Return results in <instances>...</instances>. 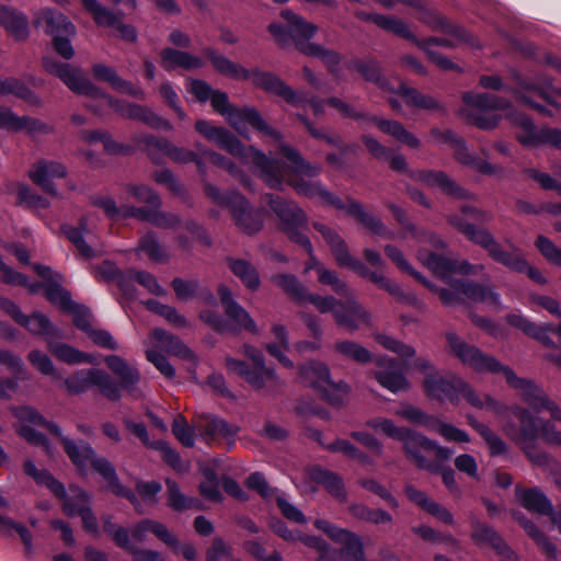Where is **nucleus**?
<instances>
[{"mask_svg":"<svg viewBox=\"0 0 561 561\" xmlns=\"http://www.w3.org/2000/svg\"><path fill=\"white\" fill-rule=\"evenodd\" d=\"M224 116L229 124L240 134L244 124H250L254 129L263 133L265 136L279 142V152L289 162V173L286 183L301 196L313 199L319 198L324 205L333 206L336 209L344 210L347 215L354 217L371 232L385 238L394 239V233L389 230L381 220L367 213L363 205L354 199H347L344 203L335 196L320 181L312 180L321 173V165L310 163L306 160L299 150L282 141V134L271 127L254 107L238 108L232 106Z\"/></svg>","mask_w":561,"mask_h":561,"instance_id":"obj_1","label":"nucleus"},{"mask_svg":"<svg viewBox=\"0 0 561 561\" xmlns=\"http://www.w3.org/2000/svg\"><path fill=\"white\" fill-rule=\"evenodd\" d=\"M445 337L449 354L463 366L478 374H503L508 386L518 392L529 408L537 413L546 410L552 420L561 422V408L534 381L517 377L511 367L482 352L478 346L467 343L455 332H447Z\"/></svg>","mask_w":561,"mask_h":561,"instance_id":"obj_2","label":"nucleus"},{"mask_svg":"<svg viewBox=\"0 0 561 561\" xmlns=\"http://www.w3.org/2000/svg\"><path fill=\"white\" fill-rule=\"evenodd\" d=\"M216 144L230 154L245 163H253L260 171V178L265 184L277 191H282L285 181V170L280 161L267 157L253 146L244 147L242 142L226 128Z\"/></svg>","mask_w":561,"mask_h":561,"instance_id":"obj_3","label":"nucleus"},{"mask_svg":"<svg viewBox=\"0 0 561 561\" xmlns=\"http://www.w3.org/2000/svg\"><path fill=\"white\" fill-rule=\"evenodd\" d=\"M242 350L244 355L253 362L254 368L250 369L248 364L232 357L226 358L227 368L238 376L243 377L247 382L256 390H264L270 394L279 393L284 387V381L277 376L273 368L265 365L262 352L248 344H244Z\"/></svg>","mask_w":561,"mask_h":561,"instance_id":"obj_4","label":"nucleus"},{"mask_svg":"<svg viewBox=\"0 0 561 561\" xmlns=\"http://www.w3.org/2000/svg\"><path fill=\"white\" fill-rule=\"evenodd\" d=\"M263 199L278 218L280 230L287 238L302 247L307 253H311L312 244L305 233L308 225L305 210L295 201L286 199L279 195L267 193L263 195Z\"/></svg>","mask_w":561,"mask_h":561,"instance_id":"obj_5","label":"nucleus"},{"mask_svg":"<svg viewBox=\"0 0 561 561\" xmlns=\"http://www.w3.org/2000/svg\"><path fill=\"white\" fill-rule=\"evenodd\" d=\"M506 412L511 413L516 422L506 419L502 424V431L517 447L537 442L539 438L546 440V431L550 428L552 419H542L534 410L530 411L519 404L507 407Z\"/></svg>","mask_w":561,"mask_h":561,"instance_id":"obj_6","label":"nucleus"},{"mask_svg":"<svg viewBox=\"0 0 561 561\" xmlns=\"http://www.w3.org/2000/svg\"><path fill=\"white\" fill-rule=\"evenodd\" d=\"M390 168L398 172H407L411 180L422 183L430 188H438L443 194L457 201L471 199L473 195L446 172L440 170L423 169V170H409L408 162L403 154L389 153Z\"/></svg>","mask_w":561,"mask_h":561,"instance_id":"obj_7","label":"nucleus"},{"mask_svg":"<svg viewBox=\"0 0 561 561\" xmlns=\"http://www.w3.org/2000/svg\"><path fill=\"white\" fill-rule=\"evenodd\" d=\"M327 104L335 108L342 117L353 118L356 122L374 123L382 133L392 136L410 148L417 149L421 146V140L414 134L407 130L400 122L382 119L364 112H358L352 104L336 96L327 99Z\"/></svg>","mask_w":561,"mask_h":561,"instance_id":"obj_8","label":"nucleus"},{"mask_svg":"<svg viewBox=\"0 0 561 561\" xmlns=\"http://www.w3.org/2000/svg\"><path fill=\"white\" fill-rule=\"evenodd\" d=\"M280 16L286 22V27L274 22L268 25V32L280 46L287 45L289 39H293L296 48L302 53L304 46L312 44L309 39L318 31L317 25L307 22L302 16L288 9L283 10Z\"/></svg>","mask_w":561,"mask_h":561,"instance_id":"obj_9","label":"nucleus"},{"mask_svg":"<svg viewBox=\"0 0 561 561\" xmlns=\"http://www.w3.org/2000/svg\"><path fill=\"white\" fill-rule=\"evenodd\" d=\"M432 139L437 144H449L455 149V159L474 171L484 175H494L502 171L501 167L490 163L489 161L471 154L467 148L465 140L458 137L453 130H442L434 127L430 130Z\"/></svg>","mask_w":561,"mask_h":561,"instance_id":"obj_10","label":"nucleus"},{"mask_svg":"<svg viewBox=\"0 0 561 561\" xmlns=\"http://www.w3.org/2000/svg\"><path fill=\"white\" fill-rule=\"evenodd\" d=\"M345 300H339L333 296H324L323 299H331L328 312H332L336 325L346 329L348 332L358 330L362 325H370L371 316L350 291L344 296Z\"/></svg>","mask_w":561,"mask_h":561,"instance_id":"obj_11","label":"nucleus"},{"mask_svg":"<svg viewBox=\"0 0 561 561\" xmlns=\"http://www.w3.org/2000/svg\"><path fill=\"white\" fill-rule=\"evenodd\" d=\"M93 99L102 100L124 118L139 121L154 129H173L172 124L168 119L159 116L148 106L114 99L113 96L106 94L103 90H101L100 94L93 96Z\"/></svg>","mask_w":561,"mask_h":561,"instance_id":"obj_12","label":"nucleus"},{"mask_svg":"<svg viewBox=\"0 0 561 561\" xmlns=\"http://www.w3.org/2000/svg\"><path fill=\"white\" fill-rule=\"evenodd\" d=\"M228 209L234 226L241 233L251 237L263 229V211L254 208L240 193L233 191L228 203Z\"/></svg>","mask_w":561,"mask_h":561,"instance_id":"obj_13","label":"nucleus"},{"mask_svg":"<svg viewBox=\"0 0 561 561\" xmlns=\"http://www.w3.org/2000/svg\"><path fill=\"white\" fill-rule=\"evenodd\" d=\"M44 69L58 77L72 92L93 98L101 93V89L96 87L90 79L83 77L79 69L73 68L69 64L60 62L50 57L43 58Z\"/></svg>","mask_w":561,"mask_h":561,"instance_id":"obj_14","label":"nucleus"},{"mask_svg":"<svg viewBox=\"0 0 561 561\" xmlns=\"http://www.w3.org/2000/svg\"><path fill=\"white\" fill-rule=\"evenodd\" d=\"M314 526L325 533L331 540L341 545L339 556L342 561L364 560V546L358 535L345 528L337 527L324 519H317Z\"/></svg>","mask_w":561,"mask_h":561,"instance_id":"obj_15","label":"nucleus"},{"mask_svg":"<svg viewBox=\"0 0 561 561\" xmlns=\"http://www.w3.org/2000/svg\"><path fill=\"white\" fill-rule=\"evenodd\" d=\"M250 79L256 88L267 93L275 94L294 106H299L307 101V94L305 92L294 90L273 72L253 70L250 71Z\"/></svg>","mask_w":561,"mask_h":561,"instance_id":"obj_16","label":"nucleus"},{"mask_svg":"<svg viewBox=\"0 0 561 561\" xmlns=\"http://www.w3.org/2000/svg\"><path fill=\"white\" fill-rule=\"evenodd\" d=\"M272 282L282 288L296 304L310 302L320 313H328L331 299H323V296L310 294L304 284L293 274H276Z\"/></svg>","mask_w":561,"mask_h":561,"instance_id":"obj_17","label":"nucleus"},{"mask_svg":"<svg viewBox=\"0 0 561 561\" xmlns=\"http://www.w3.org/2000/svg\"><path fill=\"white\" fill-rule=\"evenodd\" d=\"M399 442L402 444L405 458L419 469L430 472H437L439 470V466L432 462L424 455V453H428V448L434 446L432 439L409 428Z\"/></svg>","mask_w":561,"mask_h":561,"instance_id":"obj_18","label":"nucleus"},{"mask_svg":"<svg viewBox=\"0 0 561 561\" xmlns=\"http://www.w3.org/2000/svg\"><path fill=\"white\" fill-rule=\"evenodd\" d=\"M67 175V168L55 160L41 159L32 164L27 176L45 193L53 197H60V194L53 182V179H62Z\"/></svg>","mask_w":561,"mask_h":561,"instance_id":"obj_19","label":"nucleus"},{"mask_svg":"<svg viewBox=\"0 0 561 561\" xmlns=\"http://www.w3.org/2000/svg\"><path fill=\"white\" fill-rule=\"evenodd\" d=\"M218 295L225 309V313L230 323L228 333L237 334L241 330H247L252 333H256V324L250 317L248 311L240 306L232 297L230 289L226 286L218 288Z\"/></svg>","mask_w":561,"mask_h":561,"instance_id":"obj_20","label":"nucleus"},{"mask_svg":"<svg viewBox=\"0 0 561 561\" xmlns=\"http://www.w3.org/2000/svg\"><path fill=\"white\" fill-rule=\"evenodd\" d=\"M13 414L23 423L18 431L20 436L26 439L30 444L42 446L48 455H51L53 451L46 437L30 426V424H35L47 427V424L50 422H45L44 417L36 410L30 407L14 408Z\"/></svg>","mask_w":561,"mask_h":561,"instance_id":"obj_21","label":"nucleus"},{"mask_svg":"<svg viewBox=\"0 0 561 561\" xmlns=\"http://www.w3.org/2000/svg\"><path fill=\"white\" fill-rule=\"evenodd\" d=\"M505 319L508 324L522 330L526 335L536 339L542 345L553 350L559 348L551 334H556L561 341V324L558 327L551 324L540 327L518 313L507 314Z\"/></svg>","mask_w":561,"mask_h":561,"instance_id":"obj_22","label":"nucleus"},{"mask_svg":"<svg viewBox=\"0 0 561 561\" xmlns=\"http://www.w3.org/2000/svg\"><path fill=\"white\" fill-rule=\"evenodd\" d=\"M505 319L508 324L522 330L526 335L536 339L542 345L553 350L559 348L551 334H556L561 341V324L558 327L551 324L540 327L518 313L507 314Z\"/></svg>","mask_w":561,"mask_h":561,"instance_id":"obj_23","label":"nucleus"},{"mask_svg":"<svg viewBox=\"0 0 561 561\" xmlns=\"http://www.w3.org/2000/svg\"><path fill=\"white\" fill-rule=\"evenodd\" d=\"M478 245L483 248L494 262L504 265L513 272L525 267V259L520 250L515 247H512L511 251L503 249L490 231L480 240Z\"/></svg>","mask_w":561,"mask_h":561,"instance_id":"obj_24","label":"nucleus"},{"mask_svg":"<svg viewBox=\"0 0 561 561\" xmlns=\"http://www.w3.org/2000/svg\"><path fill=\"white\" fill-rule=\"evenodd\" d=\"M47 430L53 435L60 438V442L64 445L65 453L68 455L71 462L77 467V469L80 471L85 470L87 466L91 463V461L95 457V453L91 445L83 440L76 443L70 438L62 436L60 427L55 423L47 424Z\"/></svg>","mask_w":561,"mask_h":561,"instance_id":"obj_25","label":"nucleus"},{"mask_svg":"<svg viewBox=\"0 0 561 561\" xmlns=\"http://www.w3.org/2000/svg\"><path fill=\"white\" fill-rule=\"evenodd\" d=\"M313 227L318 232L321 233V236L330 247V250L336 263L342 267H348L353 272H355L357 270L356 265L360 264L362 261L351 255L348 247L342 239V237L335 230L321 222H314Z\"/></svg>","mask_w":561,"mask_h":561,"instance_id":"obj_26","label":"nucleus"},{"mask_svg":"<svg viewBox=\"0 0 561 561\" xmlns=\"http://www.w3.org/2000/svg\"><path fill=\"white\" fill-rule=\"evenodd\" d=\"M461 378L444 377L438 370L434 375H428L423 379V388L427 397L443 401L445 399L450 402H457L458 382Z\"/></svg>","mask_w":561,"mask_h":561,"instance_id":"obj_27","label":"nucleus"},{"mask_svg":"<svg viewBox=\"0 0 561 561\" xmlns=\"http://www.w3.org/2000/svg\"><path fill=\"white\" fill-rule=\"evenodd\" d=\"M90 465L108 483V488L115 495L127 499L134 505L135 510L140 513V502L138 497L131 490L119 483L115 468L107 459L95 455Z\"/></svg>","mask_w":561,"mask_h":561,"instance_id":"obj_28","label":"nucleus"},{"mask_svg":"<svg viewBox=\"0 0 561 561\" xmlns=\"http://www.w3.org/2000/svg\"><path fill=\"white\" fill-rule=\"evenodd\" d=\"M355 273L363 278L374 283L378 288L389 293L397 300L407 302L409 305H417L419 300L413 294H407L402 288L390 278L377 271H370L363 262L357 264Z\"/></svg>","mask_w":561,"mask_h":561,"instance_id":"obj_29","label":"nucleus"},{"mask_svg":"<svg viewBox=\"0 0 561 561\" xmlns=\"http://www.w3.org/2000/svg\"><path fill=\"white\" fill-rule=\"evenodd\" d=\"M34 25L51 37L58 35H73V24L62 14L51 9H42L36 13Z\"/></svg>","mask_w":561,"mask_h":561,"instance_id":"obj_30","label":"nucleus"},{"mask_svg":"<svg viewBox=\"0 0 561 561\" xmlns=\"http://www.w3.org/2000/svg\"><path fill=\"white\" fill-rule=\"evenodd\" d=\"M105 364L119 379L121 388L138 397L139 393L136 388V385L140 381V373L138 369L117 355H107L105 357Z\"/></svg>","mask_w":561,"mask_h":561,"instance_id":"obj_31","label":"nucleus"},{"mask_svg":"<svg viewBox=\"0 0 561 561\" xmlns=\"http://www.w3.org/2000/svg\"><path fill=\"white\" fill-rule=\"evenodd\" d=\"M92 75L96 80L110 83L117 92L135 96L139 100H144L146 96L141 88L122 79L114 68L104 64H94L92 66Z\"/></svg>","mask_w":561,"mask_h":561,"instance_id":"obj_32","label":"nucleus"},{"mask_svg":"<svg viewBox=\"0 0 561 561\" xmlns=\"http://www.w3.org/2000/svg\"><path fill=\"white\" fill-rule=\"evenodd\" d=\"M462 396V398L473 408L476 409H485L488 411H491L495 414L503 415L506 413L507 405L503 402L497 401L494 399L491 394L484 393L479 394L467 381L461 379L460 382H458V389H457V401L459 400V397Z\"/></svg>","mask_w":561,"mask_h":561,"instance_id":"obj_33","label":"nucleus"},{"mask_svg":"<svg viewBox=\"0 0 561 561\" xmlns=\"http://www.w3.org/2000/svg\"><path fill=\"white\" fill-rule=\"evenodd\" d=\"M394 92L401 95L409 106L431 113H437L439 115H445L447 112L445 105L437 98L422 93L416 89L409 88L404 83H400Z\"/></svg>","mask_w":561,"mask_h":561,"instance_id":"obj_34","label":"nucleus"},{"mask_svg":"<svg viewBox=\"0 0 561 561\" xmlns=\"http://www.w3.org/2000/svg\"><path fill=\"white\" fill-rule=\"evenodd\" d=\"M58 337L59 336H53L47 339V350L59 362L66 363L68 365L95 363V358L93 355L81 352L69 344L57 341Z\"/></svg>","mask_w":561,"mask_h":561,"instance_id":"obj_35","label":"nucleus"},{"mask_svg":"<svg viewBox=\"0 0 561 561\" xmlns=\"http://www.w3.org/2000/svg\"><path fill=\"white\" fill-rule=\"evenodd\" d=\"M127 215H131L133 218H136L141 221H148L157 228L161 229H174L181 224V218L179 215L173 213L163 211L160 208H147V207H138L130 208L127 210Z\"/></svg>","mask_w":561,"mask_h":561,"instance_id":"obj_36","label":"nucleus"},{"mask_svg":"<svg viewBox=\"0 0 561 561\" xmlns=\"http://www.w3.org/2000/svg\"><path fill=\"white\" fill-rule=\"evenodd\" d=\"M515 495L520 505L529 512L545 515L551 513L552 503L539 488L515 486Z\"/></svg>","mask_w":561,"mask_h":561,"instance_id":"obj_37","label":"nucleus"},{"mask_svg":"<svg viewBox=\"0 0 561 561\" xmlns=\"http://www.w3.org/2000/svg\"><path fill=\"white\" fill-rule=\"evenodd\" d=\"M161 67L171 71L175 68L184 70L199 69L204 66L201 57L174 48H164L160 51Z\"/></svg>","mask_w":561,"mask_h":561,"instance_id":"obj_38","label":"nucleus"},{"mask_svg":"<svg viewBox=\"0 0 561 561\" xmlns=\"http://www.w3.org/2000/svg\"><path fill=\"white\" fill-rule=\"evenodd\" d=\"M309 477L313 482L322 485L337 501L346 502L347 493L340 474L320 467H313L309 470Z\"/></svg>","mask_w":561,"mask_h":561,"instance_id":"obj_39","label":"nucleus"},{"mask_svg":"<svg viewBox=\"0 0 561 561\" xmlns=\"http://www.w3.org/2000/svg\"><path fill=\"white\" fill-rule=\"evenodd\" d=\"M204 54L218 73L236 80L250 79V70L230 60L226 56L218 54L215 49L205 48Z\"/></svg>","mask_w":561,"mask_h":561,"instance_id":"obj_40","label":"nucleus"},{"mask_svg":"<svg viewBox=\"0 0 561 561\" xmlns=\"http://www.w3.org/2000/svg\"><path fill=\"white\" fill-rule=\"evenodd\" d=\"M451 285L457 291L463 294L472 301L485 302L494 307H500V295L489 286L471 280H455Z\"/></svg>","mask_w":561,"mask_h":561,"instance_id":"obj_41","label":"nucleus"},{"mask_svg":"<svg viewBox=\"0 0 561 561\" xmlns=\"http://www.w3.org/2000/svg\"><path fill=\"white\" fill-rule=\"evenodd\" d=\"M230 272L238 277L241 283L250 290L259 289L261 279L256 267L244 259L227 256L225 259Z\"/></svg>","mask_w":561,"mask_h":561,"instance_id":"obj_42","label":"nucleus"},{"mask_svg":"<svg viewBox=\"0 0 561 561\" xmlns=\"http://www.w3.org/2000/svg\"><path fill=\"white\" fill-rule=\"evenodd\" d=\"M471 538L479 546H489L496 553L503 549L507 543L497 534V531L486 523L477 518H471Z\"/></svg>","mask_w":561,"mask_h":561,"instance_id":"obj_43","label":"nucleus"},{"mask_svg":"<svg viewBox=\"0 0 561 561\" xmlns=\"http://www.w3.org/2000/svg\"><path fill=\"white\" fill-rule=\"evenodd\" d=\"M0 24L18 41L27 37L28 24L26 18L10 7H0Z\"/></svg>","mask_w":561,"mask_h":561,"instance_id":"obj_44","label":"nucleus"},{"mask_svg":"<svg viewBox=\"0 0 561 561\" xmlns=\"http://www.w3.org/2000/svg\"><path fill=\"white\" fill-rule=\"evenodd\" d=\"M62 233L76 247L79 254L84 259H92L96 256V251L92 245L87 242L85 233H88V224L84 218L79 221V227L65 225L61 227Z\"/></svg>","mask_w":561,"mask_h":561,"instance_id":"obj_45","label":"nucleus"},{"mask_svg":"<svg viewBox=\"0 0 561 561\" xmlns=\"http://www.w3.org/2000/svg\"><path fill=\"white\" fill-rule=\"evenodd\" d=\"M419 261L431 270L437 277L447 280L455 271V260L432 253L427 250H420Z\"/></svg>","mask_w":561,"mask_h":561,"instance_id":"obj_46","label":"nucleus"},{"mask_svg":"<svg viewBox=\"0 0 561 561\" xmlns=\"http://www.w3.org/2000/svg\"><path fill=\"white\" fill-rule=\"evenodd\" d=\"M299 376L305 385L318 390L331 380L328 366L320 362H309L300 366Z\"/></svg>","mask_w":561,"mask_h":561,"instance_id":"obj_47","label":"nucleus"},{"mask_svg":"<svg viewBox=\"0 0 561 561\" xmlns=\"http://www.w3.org/2000/svg\"><path fill=\"white\" fill-rule=\"evenodd\" d=\"M196 426L201 434L207 438H215L217 436L231 438L239 432L238 426L231 425L225 420L214 415L204 417Z\"/></svg>","mask_w":561,"mask_h":561,"instance_id":"obj_48","label":"nucleus"},{"mask_svg":"<svg viewBox=\"0 0 561 561\" xmlns=\"http://www.w3.org/2000/svg\"><path fill=\"white\" fill-rule=\"evenodd\" d=\"M20 325L26 328L34 335H44L46 340L53 336H59L60 331L55 328L50 320L41 312H34L31 316L23 314Z\"/></svg>","mask_w":561,"mask_h":561,"instance_id":"obj_49","label":"nucleus"},{"mask_svg":"<svg viewBox=\"0 0 561 561\" xmlns=\"http://www.w3.org/2000/svg\"><path fill=\"white\" fill-rule=\"evenodd\" d=\"M89 507L90 495L81 488L71 485L69 493L62 500V512L69 517H75L82 514Z\"/></svg>","mask_w":561,"mask_h":561,"instance_id":"obj_50","label":"nucleus"},{"mask_svg":"<svg viewBox=\"0 0 561 561\" xmlns=\"http://www.w3.org/2000/svg\"><path fill=\"white\" fill-rule=\"evenodd\" d=\"M462 100L468 106L480 111L505 110L510 105L506 99L489 93L474 94L467 92L462 95Z\"/></svg>","mask_w":561,"mask_h":561,"instance_id":"obj_51","label":"nucleus"},{"mask_svg":"<svg viewBox=\"0 0 561 561\" xmlns=\"http://www.w3.org/2000/svg\"><path fill=\"white\" fill-rule=\"evenodd\" d=\"M374 378L386 389L391 392L405 391L410 388V383L405 376L393 366L373 373Z\"/></svg>","mask_w":561,"mask_h":561,"instance_id":"obj_52","label":"nucleus"},{"mask_svg":"<svg viewBox=\"0 0 561 561\" xmlns=\"http://www.w3.org/2000/svg\"><path fill=\"white\" fill-rule=\"evenodd\" d=\"M95 368H84L72 373L64 380V386L70 394H81L94 385Z\"/></svg>","mask_w":561,"mask_h":561,"instance_id":"obj_53","label":"nucleus"},{"mask_svg":"<svg viewBox=\"0 0 561 561\" xmlns=\"http://www.w3.org/2000/svg\"><path fill=\"white\" fill-rule=\"evenodd\" d=\"M449 226L462 233L469 241L479 244L489 230L477 228L473 224L468 222L459 214H449L446 216Z\"/></svg>","mask_w":561,"mask_h":561,"instance_id":"obj_54","label":"nucleus"},{"mask_svg":"<svg viewBox=\"0 0 561 561\" xmlns=\"http://www.w3.org/2000/svg\"><path fill=\"white\" fill-rule=\"evenodd\" d=\"M352 69L359 72L365 80L374 82L380 89L386 91H394V89L390 88L389 82L381 76L380 68L377 61H354L351 66Z\"/></svg>","mask_w":561,"mask_h":561,"instance_id":"obj_55","label":"nucleus"},{"mask_svg":"<svg viewBox=\"0 0 561 561\" xmlns=\"http://www.w3.org/2000/svg\"><path fill=\"white\" fill-rule=\"evenodd\" d=\"M93 387H96L101 394L110 401L115 402L122 398V388L119 383L103 369L95 368Z\"/></svg>","mask_w":561,"mask_h":561,"instance_id":"obj_56","label":"nucleus"},{"mask_svg":"<svg viewBox=\"0 0 561 561\" xmlns=\"http://www.w3.org/2000/svg\"><path fill=\"white\" fill-rule=\"evenodd\" d=\"M16 204L32 210H43L50 206L49 201L33 192L25 184H20L16 188Z\"/></svg>","mask_w":561,"mask_h":561,"instance_id":"obj_57","label":"nucleus"},{"mask_svg":"<svg viewBox=\"0 0 561 561\" xmlns=\"http://www.w3.org/2000/svg\"><path fill=\"white\" fill-rule=\"evenodd\" d=\"M167 492H168V505L176 511L183 512L197 506L198 501L192 497L185 496L178 485V483L171 479L165 480Z\"/></svg>","mask_w":561,"mask_h":561,"instance_id":"obj_58","label":"nucleus"},{"mask_svg":"<svg viewBox=\"0 0 561 561\" xmlns=\"http://www.w3.org/2000/svg\"><path fill=\"white\" fill-rule=\"evenodd\" d=\"M334 351L356 363L365 364L371 360V353L353 341H339L334 343Z\"/></svg>","mask_w":561,"mask_h":561,"instance_id":"obj_59","label":"nucleus"},{"mask_svg":"<svg viewBox=\"0 0 561 561\" xmlns=\"http://www.w3.org/2000/svg\"><path fill=\"white\" fill-rule=\"evenodd\" d=\"M126 192L138 203L147 205V208H160L161 197L151 187L144 184H127Z\"/></svg>","mask_w":561,"mask_h":561,"instance_id":"obj_60","label":"nucleus"},{"mask_svg":"<svg viewBox=\"0 0 561 561\" xmlns=\"http://www.w3.org/2000/svg\"><path fill=\"white\" fill-rule=\"evenodd\" d=\"M520 88L527 91H534L536 92L540 98H542L545 101H547L553 108L556 110L557 114L561 115V105L557 103L556 101L551 100V98L547 94V88L551 89L554 93L560 95L557 90L552 88V81L550 79H547V76H539L537 77L533 82H520Z\"/></svg>","mask_w":561,"mask_h":561,"instance_id":"obj_61","label":"nucleus"},{"mask_svg":"<svg viewBox=\"0 0 561 561\" xmlns=\"http://www.w3.org/2000/svg\"><path fill=\"white\" fill-rule=\"evenodd\" d=\"M428 430L442 435L446 440L457 443H469L470 437L467 432L454 426L453 424L445 423L434 416L433 421L428 424Z\"/></svg>","mask_w":561,"mask_h":561,"instance_id":"obj_62","label":"nucleus"},{"mask_svg":"<svg viewBox=\"0 0 561 561\" xmlns=\"http://www.w3.org/2000/svg\"><path fill=\"white\" fill-rule=\"evenodd\" d=\"M92 205L103 209L105 215L112 220L133 218L131 215H127V210L136 208L135 206H123L118 207L116 202L108 196H95L92 199Z\"/></svg>","mask_w":561,"mask_h":561,"instance_id":"obj_63","label":"nucleus"},{"mask_svg":"<svg viewBox=\"0 0 561 561\" xmlns=\"http://www.w3.org/2000/svg\"><path fill=\"white\" fill-rule=\"evenodd\" d=\"M138 250L145 252L150 260L156 262L164 261L168 257L164 248L152 231L147 232L139 239Z\"/></svg>","mask_w":561,"mask_h":561,"instance_id":"obj_64","label":"nucleus"}]
</instances>
